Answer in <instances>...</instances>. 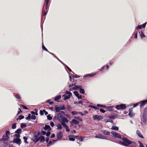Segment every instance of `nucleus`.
Masks as SVG:
<instances>
[{"instance_id":"nucleus-1","label":"nucleus","mask_w":147,"mask_h":147,"mask_svg":"<svg viewBox=\"0 0 147 147\" xmlns=\"http://www.w3.org/2000/svg\"><path fill=\"white\" fill-rule=\"evenodd\" d=\"M121 138L123 141L120 142L121 144L126 146L136 147L137 144L134 141H131L125 137H123Z\"/></svg>"},{"instance_id":"nucleus-2","label":"nucleus","mask_w":147,"mask_h":147,"mask_svg":"<svg viewBox=\"0 0 147 147\" xmlns=\"http://www.w3.org/2000/svg\"><path fill=\"white\" fill-rule=\"evenodd\" d=\"M49 0H45L42 11V16H45L48 11V4Z\"/></svg>"},{"instance_id":"nucleus-3","label":"nucleus","mask_w":147,"mask_h":147,"mask_svg":"<svg viewBox=\"0 0 147 147\" xmlns=\"http://www.w3.org/2000/svg\"><path fill=\"white\" fill-rule=\"evenodd\" d=\"M65 114V112L63 111H61L57 115V119L60 120Z\"/></svg>"},{"instance_id":"nucleus-4","label":"nucleus","mask_w":147,"mask_h":147,"mask_svg":"<svg viewBox=\"0 0 147 147\" xmlns=\"http://www.w3.org/2000/svg\"><path fill=\"white\" fill-rule=\"evenodd\" d=\"M92 118L94 120H100L103 118V117L101 115H95L92 117Z\"/></svg>"},{"instance_id":"nucleus-5","label":"nucleus","mask_w":147,"mask_h":147,"mask_svg":"<svg viewBox=\"0 0 147 147\" xmlns=\"http://www.w3.org/2000/svg\"><path fill=\"white\" fill-rule=\"evenodd\" d=\"M63 136V133L61 131H60L58 132L57 134V138L58 139V140H61Z\"/></svg>"},{"instance_id":"nucleus-6","label":"nucleus","mask_w":147,"mask_h":147,"mask_svg":"<svg viewBox=\"0 0 147 147\" xmlns=\"http://www.w3.org/2000/svg\"><path fill=\"white\" fill-rule=\"evenodd\" d=\"M111 134L114 136L115 137H116L119 139H121V135L114 131H111Z\"/></svg>"},{"instance_id":"nucleus-7","label":"nucleus","mask_w":147,"mask_h":147,"mask_svg":"<svg viewBox=\"0 0 147 147\" xmlns=\"http://www.w3.org/2000/svg\"><path fill=\"white\" fill-rule=\"evenodd\" d=\"M142 120L144 124H146L147 122V116L142 115Z\"/></svg>"},{"instance_id":"nucleus-8","label":"nucleus","mask_w":147,"mask_h":147,"mask_svg":"<svg viewBox=\"0 0 147 147\" xmlns=\"http://www.w3.org/2000/svg\"><path fill=\"white\" fill-rule=\"evenodd\" d=\"M146 23L145 22L142 25H138L136 27V29H137L138 30H139L140 29H141L143 28H144L146 26Z\"/></svg>"},{"instance_id":"nucleus-9","label":"nucleus","mask_w":147,"mask_h":147,"mask_svg":"<svg viewBox=\"0 0 147 147\" xmlns=\"http://www.w3.org/2000/svg\"><path fill=\"white\" fill-rule=\"evenodd\" d=\"M132 108H131L129 109L128 115L130 117H133L135 115V114L133 113H132V114H131V113L132 112Z\"/></svg>"},{"instance_id":"nucleus-10","label":"nucleus","mask_w":147,"mask_h":147,"mask_svg":"<svg viewBox=\"0 0 147 147\" xmlns=\"http://www.w3.org/2000/svg\"><path fill=\"white\" fill-rule=\"evenodd\" d=\"M21 139L19 138H16L14 139L13 140V142L18 144H21Z\"/></svg>"},{"instance_id":"nucleus-11","label":"nucleus","mask_w":147,"mask_h":147,"mask_svg":"<svg viewBox=\"0 0 147 147\" xmlns=\"http://www.w3.org/2000/svg\"><path fill=\"white\" fill-rule=\"evenodd\" d=\"M95 137L98 138L105 139L106 137L105 136H103L101 134H99L96 135Z\"/></svg>"},{"instance_id":"nucleus-12","label":"nucleus","mask_w":147,"mask_h":147,"mask_svg":"<svg viewBox=\"0 0 147 147\" xmlns=\"http://www.w3.org/2000/svg\"><path fill=\"white\" fill-rule=\"evenodd\" d=\"M140 107L144 106L147 103V100H143L140 102Z\"/></svg>"},{"instance_id":"nucleus-13","label":"nucleus","mask_w":147,"mask_h":147,"mask_svg":"<svg viewBox=\"0 0 147 147\" xmlns=\"http://www.w3.org/2000/svg\"><path fill=\"white\" fill-rule=\"evenodd\" d=\"M43 129L44 130L47 131V130L48 131H51V128L50 126L48 125H45V127H43Z\"/></svg>"},{"instance_id":"nucleus-14","label":"nucleus","mask_w":147,"mask_h":147,"mask_svg":"<svg viewBox=\"0 0 147 147\" xmlns=\"http://www.w3.org/2000/svg\"><path fill=\"white\" fill-rule=\"evenodd\" d=\"M117 115H118L116 113H113L112 115L109 116V118L114 119Z\"/></svg>"},{"instance_id":"nucleus-15","label":"nucleus","mask_w":147,"mask_h":147,"mask_svg":"<svg viewBox=\"0 0 147 147\" xmlns=\"http://www.w3.org/2000/svg\"><path fill=\"white\" fill-rule=\"evenodd\" d=\"M136 133L137 134L140 138H144L143 135L139 130H137L136 131Z\"/></svg>"},{"instance_id":"nucleus-16","label":"nucleus","mask_w":147,"mask_h":147,"mask_svg":"<svg viewBox=\"0 0 147 147\" xmlns=\"http://www.w3.org/2000/svg\"><path fill=\"white\" fill-rule=\"evenodd\" d=\"M102 132V133L104 135H110V133L106 131L105 130H102L101 131Z\"/></svg>"},{"instance_id":"nucleus-17","label":"nucleus","mask_w":147,"mask_h":147,"mask_svg":"<svg viewBox=\"0 0 147 147\" xmlns=\"http://www.w3.org/2000/svg\"><path fill=\"white\" fill-rule=\"evenodd\" d=\"M71 95H66L65 94H64L63 95V96H65L64 100H65L69 99Z\"/></svg>"},{"instance_id":"nucleus-18","label":"nucleus","mask_w":147,"mask_h":147,"mask_svg":"<svg viewBox=\"0 0 147 147\" xmlns=\"http://www.w3.org/2000/svg\"><path fill=\"white\" fill-rule=\"evenodd\" d=\"M62 121L61 122H64V123H67L68 122V120L65 117H63L61 118Z\"/></svg>"},{"instance_id":"nucleus-19","label":"nucleus","mask_w":147,"mask_h":147,"mask_svg":"<svg viewBox=\"0 0 147 147\" xmlns=\"http://www.w3.org/2000/svg\"><path fill=\"white\" fill-rule=\"evenodd\" d=\"M142 115L147 116V107L144 109Z\"/></svg>"},{"instance_id":"nucleus-20","label":"nucleus","mask_w":147,"mask_h":147,"mask_svg":"<svg viewBox=\"0 0 147 147\" xmlns=\"http://www.w3.org/2000/svg\"><path fill=\"white\" fill-rule=\"evenodd\" d=\"M120 108L121 110H124L126 108V106L125 104H121L120 105Z\"/></svg>"},{"instance_id":"nucleus-21","label":"nucleus","mask_w":147,"mask_h":147,"mask_svg":"<svg viewBox=\"0 0 147 147\" xmlns=\"http://www.w3.org/2000/svg\"><path fill=\"white\" fill-rule=\"evenodd\" d=\"M9 138L8 136L3 135V136L2 140H3L5 141L7 140Z\"/></svg>"},{"instance_id":"nucleus-22","label":"nucleus","mask_w":147,"mask_h":147,"mask_svg":"<svg viewBox=\"0 0 147 147\" xmlns=\"http://www.w3.org/2000/svg\"><path fill=\"white\" fill-rule=\"evenodd\" d=\"M38 138H39L40 141V142H44L45 140V138L44 136H41Z\"/></svg>"},{"instance_id":"nucleus-23","label":"nucleus","mask_w":147,"mask_h":147,"mask_svg":"<svg viewBox=\"0 0 147 147\" xmlns=\"http://www.w3.org/2000/svg\"><path fill=\"white\" fill-rule=\"evenodd\" d=\"M61 95H59L57 96L54 99V100L57 102L58 101V100H59L61 98Z\"/></svg>"},{"instance_id":"nucleus-24","label":"nucleus","mask_w":147,"mask_h":147,"mask_svg":"<svg viewBox=\"0 0 147 147\" xmlns=\"http://www.w3.org/2000/svg\"><path fill=\"white\" fill-rule=\"evenodd\" d=\"M88 107H91V108H93V109H95V110H98L99 109V108H98V107H97L96 106H93V105H89Z\"/></svg>"},{"instance_id":"nucleus-25","label":"nucleus","mask_w":147,"mask_h":147,"mask_svg":"<svg viewBox=\"0 0 147 147\" xmlns=\"http://www.w3.org/2000/svg\"><path fill=\"white\" fill-rule=\"evenodd\" d=\"M94 74H87L84 76L83 77V78H84L85 77H91L93 76H94Z\"/></svg>"},{"instance_id":"nucleus-26","label":"nucleus","mask_w":147,"mask_h":147,"mask_svg":"<svg viewBox=\"0 0 147 147\" xmlns=\"http://www.w3.org/2000/svg\"><path fill=\"white\" fill-rule=\"evenodd\" d=\"M72 122L73 123L75 124H78L79 122L76 120L73 119L72 120Z\"/></svg>"},{"instance_id":"nucleus-27","label":"nucleus","mask_w":147,"mask_h":147,"mask_svg":"<svg viewBox=\"0 0 147 147\" xmlns=\"http://www.w3.org/2000/svg\"><path fill=\"white\" fill-rule=\"evenodd\" d=\"M55 108L56 112L59 113L60 112L61 109L59 107H55Z\"/></svg>"},{"instance_id":"nucleus-28","label":"nucleus","mask_w":147,"mask_h":147,"mask_svg":"<svg viewBox=\"0 0 147 147\" xmlns=\"http://www.w3.org/2000/svg\"><path fill=\"white\" fill-rule=\"evenodd\" d=\"M111 129L112 130H116L118 131L119 129V128L116 126H113Z\"/></svg>"},{"instance_id":"nucleus-29","label":"nucleus","mask_w":147,"mask_h":147,"mask_svg":"<svg viewBox=\"0 0 147 147\" xmlns=\"http://www.w3.org/2000/svg\"><path fill=\"white\" fill-rule=\"evenodd\" d=\"M97 106L98 107H103V108H106L107 107L104 105H100V104H98L97 105Z\"/></svg>"},{"instance_id":"nucleus-30","label":"nucleus","mask_w":147,"mask_h":147,"mask_svg":"<svg viewBox=\"0 0 147 147\" xmlns=\"http://www.w3.org/2000/svg\"><path fill=\"white\" fill-rule=\"evenodd\" d=\"M26 125L25 123H22L21 124L20 127L22 128H25L26 127Z\"/></svg>"},{"instance_id":"nucleus-31","label":"nucleus","mask_w":147,"mask_h":147,"mask_svg":"<svg viewBox=\"0 0 147 147\" xmlns=\"http://www.w3.org/2000/svg\"><path fill=\"white\" fill-rule=\"evenodd\" d=\"M80 90H79V92L81 94H83L85 92V91L82 88H80Z\"/></svg>"},{"instance_id":"nucleus-32","label":"nucleus","mask_w":147,"mask_h":147,"mask_svg":"<svg viewBox=\"0 0 147 147\" xmlns=\"http://www.w3.org/2000/svg\"><path fill=\"white\" fill-rule=\"evenodd\" d=\"M24 116L23 115H20L18 117V118L17 119V120H18V119L21 120L23 118H24Z\"/></svg>"},{"instance_id":"nucleus-33","label":"nucleus","mask_w":147,"mask_h":147,"mask_svg":"<svg viewBox=\"0 0 147 147\" xmlns=\"http://www.w3.org/2000/svg\"><path fill=\"white\" fill-rule=\"evenodd\" d=\"M22 130L21 129H18L15 131V133L19 134L21 132Z\"/></svg>"},{"instance_id":"nucleus-34","label":"nucleus","mask_w":147,"mask_h":147,"mask_svg":"<svg viewBox=\"0 0 147 147\" xmlns=\"http://www.w3.org/2000/svg\"><path fill=\"white\" fill-rule=\"evenodd\" d=\"M68 137L69 138V140L70 141H74L75 140V139L74 138L71 137H70L69 136V135L68 136Z\"/></svg>"},{"instance_id":"nucleus-35","label":"nucleus","mask_w":147,"mask_h":147,"mask_svg":"<svg viewBox=\"0 0 147 147\" xmlns=\"http://www.w3.org/2000/svg\"><path fill=\"white\" fill-rule=\"evenodd\" d=\"M74 118L80 121H82V119L80 118V117H77V116H75Z\"/></svg>"},{"instance_id":"nucleus-36","label":"nucleus","mask_w":147,"mask_h":147,"mask_svg":"<svg viewBox=\"0 0 147 147\" xmlns=\"http://www.w3.org/2000/svg\"><path fill=\"white\" fill-rule=\"evenodd\" d=\"M31 114H29L28 115V117L25 118V119L28 120H30V119L31 118Z\"/></svg>"},{"instance_id":"nucleus-37","label":"nucleus","mask_w":147,"mask_h":147,"mask_svg":"<svg viewBox=\"0 0 147 147\" xmlns=\"http://www.w3.org/2000/svg\"><path fill=\"white\" fill-rule=\"evenodd\" d=\"M82 87V86L80 85L77 86L76 85H74V88L76 89V90H77L79 88H81Z\"/></svg>"},{"instance_id":"nucleus-38","label":"nucleus","mask_w":147,"mask_h":147,"mask_svg":"<svg viewBox=\"0 0 147 147\" xmlns=\"http://www.w3.org/2000/svg\"><path fill=\"white\" fill-rule=\"evenodd\" d=\"M42 49L43 50H45L49 53V52L48 51L47 49L45 47L43 44L42 45Z\"/></svg>"},{"instance_id":"nucleus-39","label":"nucleus","mask_w":147,"mask_h":147,"mask_svg":"<svg viewBox=\"0 0 147 147\" xmlns=\"http://www.w3.org/2000/svg\"><path fill=\"white\" fill-rule=\"evenodd\" d=\"M106 107L107 108V109L108 111H113V109L111 107Z\"/></svg>"},{"instance_id":"nucleus-40","label":"nucleus","mask_w":147,"mask_h":147,"mask_svg":"<svg viewBox=\"0 0 147 147\" xmlns=\"http://www.w3.org/2000/svg\"><path fill=\"white\" fill-rule=\"evenodd\" d=\"M74 94L77 97L79 95L78 92L77 91H75L74 92Z\"/></svg>"},{"instance_id":"nucleus-41","label":"nucleus","mask_w":147,"mask_h":147,"mask_svg":"<svg viewBox=\"0 0 147 147\" xmlns=\"http://www.w3.org/2000/svg\"><path fill=\"white\" fill-rule=\"evenodd\" d=\"M47 119L48 120H51L52 119V117L49 114L47 116Z\"/></svg>"},{"instance_id":"nucleus-42","label":"nucleus","mask_w":147,"mask_h":147,"mask_svg":"<svg viewBox=\"0 0 147 147\" xmlns=\"http://www.w3.org/2000/svg\"><path fill=\"white\" fill-rule=\"evenodd\" d=\"M57 129H62V127L61 126V124H58L57 125Z\"/></svg>"},{"instance_id":"nucleus-43","label":"nucleus","mask_w":147,"mask_h":147,"mask_svg":"<svg viewBox=\"0 0 147 147\" xmlns=\"http://www.w3.org/2000/svg\"><path fill=\"white\" fill-rule=\"evenodd\" d=\"M23 138L24 140V142L28 144V142L27 141V140L28 139L25 136H24L23 137Z\"/></svg>"},{"instance_id":"nucleus-44","label":"nucleus","mask_w":147,"mask_h":147,"mask_svg":"<svg viewBox=\"0 0 147 147\" xmlns=\"http://www.w3.org/2000/svg\"><path fill=\"white\" fill-rule=\"evenodd\" d=\"M83 140L84 139L83 138H78L77 141L82 142Z\"/></svg>"},{"instance_id":"nucleus-45","label":"nucleus","mask_w":147,"mask_h":147,"mask_svg":"<svg viewBox=\"0 0 147 147\" xmlns=\"http://www.w3.org/2000/svg\"><path fill=\"white\" fill-rule=\"evenodd\" d=\"M39 140V138H35L33 140V142H34L36 143Z\"/></svg>"},{"instance_id":"nucleus-46","label":"nucleus","mask_w":147,"mask_h":147,"mask_svg":"<svg viewBox=\"0 0 147 147\" xmlns=\"http://www.w3.org/2000/svg\"><path fill=\"white\" fill-rule=\"evenodd\" d=\"M78 112L76 111H74L71 112V113L73 115H76L78 114Z\"/></svg>"},{"instance_id":"nucleus-47","label":"nucleus","mask_w":147,"mask_h":147,"mask_svg":"<svg viewBox=\"0 0 147 147\" xmlns=\"http://www.w3.org/2000/svg\"><path fill=\"white\" fill-rule=\"evenodd\" d=\"M20 106L22 107L23 109H26V110L28 109L27 107L24 105L21 104V105H20Z\"/></svg>"},{"instance_id":"nucleus-48","label":"nucleus","mask_w":147,"mask_h":147,"mask_svg":"<svg viewBox=\"0 0 147 147\" xmlns=\"http://www.w3.org/2000/svg\"><path fill=\"white\" fill-rule=\"evenodd\" d=\"M69 136L74 137L75 139L76 138L78 139V138L79 137L78 136H74L73 135H70Z\"/></svg>"},{"instance_id":"nucleus-49","label":"nucleus","mask_w":147,"mask_h":147,"mask_svg":"<svg viewBox=\"0 0 147 147\" xmlns=\"http://www.w3.org/2000/svg\"><path fill=\"white\" fill-rule=\"evenodd\" d=\"M16 123H14L12 125V128L13 129H15V128H16Z\"/></svg>"},{"instance_id":"nucleus-50","label":"nucleus","mask_w":147,"mask_h":147,"mask_svg":"<svg viewBox=\"0 0 147 147\" xmlns=\"http://www.w3.org/2000/svg\"><path fill=\"white\" fill-rule=\"evenodd\" d=\"M59 107L60 108L61 110H63L65 109V107L64 105L62 106H60Z\"/></svg>"},{"instance_id":"nucleus-51","label":"nucleus","mask_w":147,"mask_h":147,"mask_svg":"<svg viewBox=\"0 0 147 147\" xmlns=\"http://www.w3.org/2000/svg\"><path fill=\"white\" fill-rule=\"evenodd\" d=\"M115 108L116 109L118 110H120L121 109V108H120V105H117L116 106Z\"/></svg>"},{"instance_id":"nucleus-52","label":"nucleus","mask_w":147,"mask_h":147,"mask_svg":"<svg viewBox=\"0 0 147 147\" xmlns=\"http://www.w3.org/2000/svg\"><path fill=\"white\" fill-rule=\"evenodd\" d=\"M138 143L139 144V147H144L143 144L140 141H138Z\"/></svg>"},{"instance_id":"nucleus-53","label":"nucleus","mask_w":147,"mask_h":147,"mask_svg":"<svg viewBox=\"0 0 147 147\" xmlns=\"http://www.w3.org/2000/svg\"><path fill=\"white\" fill-rule=\"evenodd\" d=\"M61 123L62 125L64 127H67V125L65 123H64V122H61Z\"/></svg>"},{"instance_id":"nucleus-54","label":"nucleus","mask_w":147,"mask_h":147,"mask_svg":"<svg viewBox=\"0 0 147 147\" xmlns=\"http://www.w3.org/2000/svg\"><path fill=\"white\" fill-rule=\"evenodd\" d=\"M15 96L16 98L17 99H20L21 98L20 96L18 94H16Z\"/></svg>"},{"instance_id":"nucleus-55","label":"nucleus","mask_w":147,"mask_h":147,"mask_svg":"<svg viewBox=\"0 0 147 147\" xmlns=\"http://www.w3.org/2000/svg\"><path fill=\"white\" fill-rule=\"evenodd\" d=\"M36 118V116L34 115H31V119L33 120H35Z\"/></svg>"},{"instance_id":"nucleus-56","label":"nucleus","mask_w":147,"mask_h":147,"mask_svg":"<svg viewBox=\"0 0 147 147\" xmlns=\"http://www.w3.org/2000/svg\"><path fill=\"white\" fill-rule=\"evenodd\" d=\"M141 32L142 34H141L140 35H141L142 37H146V36L145 35V34L143 33L142 31H141Z\"/></svg>"},{"instance_id":"nucleus-57","label":"nucleus","mask_w":147,"mask_h":147,"mask_svg":"<svg viewBox=\"0 0 147 147\" xmlns=\"http://www.w3.org/2000/svg\"><path fill=\"white\" fill-rule=\"evenodd\" d=\"M74 78H79L80 76L77 75V74H76L75 75H73L72 77Z\"/></svg>"},{"instance_id":"nucleus-58","label":"nucleus","mask_w":147,"mask_h":147,"mask_svg":"<svg viewBox=\"0 0 147 147\" xmlns=\"http://www.w3.org/2000/svg\"><path fill=\"white\" fill-rule=\"evenodd\" d=\"M52 142L51 141H50L47 145V146H49L50 145H52Z\"/></svg>"},{"instance_id":"nucleus-59","label":"nucleus","mask_w":147,"mask_h":147,"mask_svg":"<svg viewBox=\"0 0 147 147\" xmlns=\"http://www.w3.org/2000/svg\"><path fill=\"white\" fill-rule=\"evenodd\" d=\"M66 129V131L67 132H69V131L70 130L69 129L68 126H67V127H65Z\"/></svg>"},{"instance_id":"nucleus-60","label":"nucleus","mask_w":147,"mask_h":147,"mask_svg":"<svg viewBox=\"0 0 147 147\" xmlns=\"http://www.w3.org/2000/svg\"><path fill=\"white\" fill-rule=\"evenodd\" d=\"M43 110H40V115H44Z\"/></svg>"},{"instance_id":"nucleus-61","label":"nucleus","mask_w":147,"mask_h":147,"mask_svg":"<svg viewBox=\"0 0 147 147\" xmlns=\"http://www.w3.org/2000/svg\"><path fill=\"white\" fill-rule=\"evenodd\" d=\"M65 93L68 95H72V93L69 91H66Z\"/></svg>"},{"instance_id":"nucleus-62","label":"nucleus","mask_w":147,"mask_h":147,"mask_svg":"<svg viewBox=\"0 0 147 147\" xmlns=\"http://www.w3.org/2000/svg\"><path fill=\"white\" fill-rule=\"evenodd\" d=\"M50 131H48V132H47V134H46V135L48 137V136H49L50 135V134H51V132Z\"/></svg>"},{"instance_id":"nucleus-63","label":"nucleus","mask_w":147,"mask_h":147,"mask_svg":"<svg viewBox=\"0 0 147 147\" xmlns=\"http://www.w3.org/2000/svg\"><path fill=\"white\" fill-rule=\"evenodd\" d=\"M100 111L101 112L103 113H105L106 112L105 110L102 109H100Z\"/></svg>"},{"instance_id":"nucleus-64","label":"nucleus","mask_w":147,"mask_h":147,"mask_svg":"<svg viewBox=\"0 0 147 147\" xmlns=\"http://www.w3.org/2000/svg\"><path fill=\"white\" fill-rule=\"evenodd\" d=\"M10 133L9 131H7L6 132V136H8V135H9Z\"/></svg>"}]
</instances>
